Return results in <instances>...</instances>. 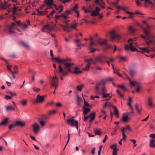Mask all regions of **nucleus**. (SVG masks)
I'll list each match as a JSON object with an SVG mask.
<instances>
[{"mask_svg":"<svg viewBox=\"0 0 155 155\" xmlns=\"http://www.w3.org/2000/svg\"><path fill=\"white\" fill-rule=\"evenodd\" d=\"M56 71H55L54 72V74H55V73ZM51 79L50 80V81L51 82V86L52 87H54L55 84H58V78L57 76L55 75L54 77H50Z\"/></svg>","mask_w":155,"mask_h":155,"instance_id":"nucleus-5","label":"nucleus"},{"mask_svg":"<svg viewBox=\"0 0 155 155\" xmlns=\"http://www.w3.org/2000/svg\"><path fill=\"white\" fill-rule=\"evenodd\" d=\"M59 0L62 3L64 4L67 2H69L70 0Z\"/></svg>","mask_w":155,"mask_h":155,"instance_id":"nucleus-62","label":"nucleus"},{"mask_svg":"<svg viewBox=\"0 0 155 155\" xmlns=\"http://www.w3.org/2000/svg\"><path fill=\"white\" fill-rule=\"evenodd\" d=\"M78 8V5L77 4H76L74 5V6L73 8L72 9H71L72 11H75L76 10V9H77Z\"/></svg>","mask_w":155,"mask_h":155,"instance_id":"nucleus-61","label":"nucleus"},{"mask_svg":"<svg viewBox=\"0 0 155 155\" xmlns=\"http://www.w3.org/2000/svg\"><path fill=\"white\" fill-rule=\"evenodd\" d=\"M117 87H118L121 88L124 91H125L127 90V88L124 85H118Z\"/></svg>","mask_w":155,"mask_h":155,"instance_id":"nucleus-35","label":"nucleus"},{"mask_svg":"<svg viewBox=\"0 0 155 155\" xmlns=\"http://www.w3.org/2000/svg\"><path fill=\"white\" fill-rule=\"evenodd\" d=\"M58 69L59 71L58 72V73L59 74H60L63 71V69L62 68L61 65L59 64L58 66Z\"/></svg>","mask_w":155,"mask_h":155,"instance_id":"nucleus-40","label":"nucleus"},{"mask_svg":"<svg viewBox=\"0 0 155 155\" xmlns=\"http://www.w3.org/2000/svg\"><path fill=\"white\" fill-rule=\"evenodd\" d=\"M152 99L150 97H148V104L150 107L153 106V104H152Z\"/></svg>","mask_w":155,"mask_h":155,"instance_id":"nucleus-34","label":"nucleus"},{"mask_svg":"<svg viewBox=\"0 0 155 155\" xmlns=\"http://www.w3.org/2000/svg\"><path fill=\"white\" fill-rule=\"evenodd\" d=\"M38 120H43L47 121L48 117L45 115H42L37 118Z\"/></svg>","mask_w":155,"mask_h":155,"instance_id":"nucleus-16","label":"nucleus"},{"mask_svg":"<svg viewBox=\"0 0 155 155\" xmlns=\"http://www.w3.org/2000/svg\"><path fill=\"white\" fill-rule=\"evenodd\" d=\"M55 12L54 10L52 11L51 13H49V15H48L47 16V17L49 18H50V17L53 14H54Z\"/></svg>","mask_w":155,"mask_h":155,"instance_id":"nucleus-53","label":"nucleus"},{"mask_svg":"<svg viewBox=\"0 0 155 155\" xmlns=\"http://www.w3.org/2000/svg\"><path fill=\"white\" fill-rule=\"evenodd\" d=\"M123 130L124 131H131V129L129 125H127L124 127L122 128L121 130L123 131Z\"/></svg>","mask_w":155,"mask_h":155,"instance_id":"nucleus-23","label":"nucleus"},{"mask_svg":"<svg viewBox=\"0 0 155 155\" xmlns=\"http://www.w3.org/2000/svg\"><path fill=\"white\" fill-rule=\"evenodd\" d=\"M84 106H85V107H90V106L89 104L85 101V99H84Z\"/></svg>","mask_w":155,"mask_h":155,"instance_id":"nucleus-60","label":"nucleus"},{"mask_svg":"<svg viewBox=\"0 0 155 155\" xmlns=\"http://www.w3.org/2000/svg\"><path fill=\"white\" fill-rule=\"evenodd\" d=\"M118 150V149H114L113 150L112 155H117V151Z\"/></svg>","mask_w":155,"mask_h":155,"instance_id":"nucleus-52","label":"nucleus"},{"mask_svg":"<svg viewBox=\"0 0 155 155\" xmlns=\"http://www.w3.org/2000/svg\"><path fill=\"white\" fill-rule=\"evenodd\" d=\"M15 127V124H14L13 125L10 124L9 125V126L8 127V129H9L10 130Z\"/></svg>","mask_w":155,"mask_h":155,"instance_id":"nucleus-64","label":"nucleus"},{"mask_svg":"<svg viewBox=\"0 0 155 155\" xmlns=\"http://www.w3.org/2000/svg\"><path fill=\"white\" fill-rule=\"evenodd\" d=\"M21 44L23 46L25 49H29L30 48V46L28 44L25 42L22 41L20 42Z\"/></svg>","mask_w":155,"mask_h":155,"instance_id":"nucleus-17","label":"nucleus"},{"mask_svg":"<svg viewBox=\"0 0 155 155\" xmlns=\"http://www.w3.org/2000/svg\"><path fill=\"white\" fill-rule=\"evenodd\" d=\"M140 49L143 51H140V52L142 54H143L144 52H145L146 51H147V48H140Z\"/></svg>","mask_w":155,"mask_h":155,"instance_id":"nucleus-54","label":"nucleus"},{"mask_svg":"<svg viewBox=\"0 0 155 155\" xmlns=\"http://www.w3.org/2000/svg\"><path fill=\"white\" fill-rule=\"evenodd\" d=\"M117 146V145L116 144L114 143L112 145L110 146V148L111 149H113L114 150V149H117L116 148Z\"/></svg>","mask_w":155,"mask_h":155,"instance_id":"nucleus-47","label":"nucleus"},{"mask_svg":"<svg viewBox=\"0 0 155 155\" xmlns=\"http://www.w3.org/2000/svg\"><path fill=\"white\" fill-rule=\"evenodd\" d=\"M135 106L136 109L137 110V113L138 114H140V111L142 110V108H140V109L138 108V105L137 104L135 105Z\"/></svg>","mask_w":155,"mask_h":155,"instance_id":"nucleus-39","label":"nucleus"},{"mask_svg":"<svg viewBox=\"0 0 155 155\" xmlns=\"http://www.w3.org/2000/svg\"><path fill=\"white\" fill-rule=\"evenodd\" d=\"M8 118L6 117L0 123V126L5 125L8 123Z\"/></svg>","mask_w":155,"mask_h":155,"instance_id":"nucleus-21","label":"nucleus"},{"mask_svg":"<svg viewBox=\"0 0 155 155\" xmlns=\"http://www.w3.org/2000/svg\"><path fill=\"white\" fill-rule=\"evenodd\" d=\"M149 146L151 148H155V140H150Z\"/></svg>","mask_w":155,"mask_h":155,"instance_id":"nucleus-22","label":"nucleus"},{"mask_svg":"<svg viewBox=\"0 0 155 155\" xmlns=\"http://www.w3.org/2000/svg\"><path fill=\"white\" fill-rule=\"evenodd\" d=\"M54 104V103L53 101H51L50 102H49L47 103L46 104V106H51L53 104Z\"/></svg>","mask_w":155,"mask_h":155,"instance_id":"nucleus-63","label":"nucleus"},{"mask_svg":"<svg viewBox=\"0 0 155 155\" xmlns=\"http://www.w3.org/2000/svg\"><path fill=\"white\" fill-rule=\"evenodd\" d=\"M83 109L84 110H83V115L84 116H86L87 114L91 110L90 109L87 108L85 107V106H83Z\"/></svg>","mask_w":155,"mask_h":155,"instance_id":"nucleus-18","label":"nucleus"},{"mask_svg":"<svg viewBox=\"0 0 155 155\" xmlns=\"http://www.w3.org/2000/svg\"><path fill=\"white\" fill-rule=\"evenodd\" d=\"M33 128V131L35 134H36L39 131L40 129L39 125L36 123L34 124L31 125Z\"/></svg>","mask_w":155,"mask_h":155,"instance_id":"nucleus-9","label":"nucleus"},{"mask_svg":"<svg viewBox=\"0 0 155 155\" xmlns=\"http://www.w3.org/2000/svg\"><path fill=\"white\" fill-rule=\"evenodd\" d=\"M100 9L98 7H96V9L91 11V15L92 16H95L98 15H99V11Z\"/></svg>","mask_w":155,"mask_h":155,"instance_id":"nucleus-10","label":"nucleus"},{"mask_svg":"<svg viewBox=\"0 0 155 155\" xmlns=\"http://www.w3.org/2000/svg\"><path fill=\"white\" fill-rule=\"evenodd\" d=\"M123 116L122 118V120L124 122L127 121L129 119L128 116L127 114L125 115L124 114H123Z\"/></svg>","mask_w":155,"mask_h":155,"instance_id":"nucleus-25","label":"nucleus"},{"mask_svg":"<svg viewBox=\"0 0 155 155\" xmlns=\"http://www.w3.org/2000/svg\"><path fill=\"white\" fill-rule=\"evenodd\" d=\"M74 69L75 70L73 72L76 74H78L82 72V71L80 70V68L78 67H75Z\"/></svg>","mask_w":155,"mask_h":155,"instance_id":"nucleus-19","label":"nucleus"},{"mask_svg":"<svg viewBox=\"0 0 155 155\" xmlns=\"http://www.w3.org/2000/svg\"><path fill=\"white\" fill-rule=\"evenodd\" d=\"M94 132L95 134L99 135L101 134L100 130L99 129H96L94 130Z\"/></svg>","mask_w":155,"mask_h":155,"instance_id":"nucleus-30","label":"nucleus"},{"mask_svg":"<svg viewBox=\"0 0 155 155\" xmlns=\"http://www.w3.org/2000/svg\"><path fill=\"white\" fill-rule=\"evenodd\" d=\"M84 87V85L81 84L80 85L77 86V89L79 91H81L82 90V88Z\"/></svg>","mask_w":155,"mask_h":155,"instance_id":"nucleus-45","label":"nucleus"},{"mask_svg":"<svg viewBox=\"0 0 155 155\" xmlns=\"http://www.w3.org/2000/svg\"><path fill=\"white\" fill-rule=\"evenodd\" d=\"M89 48L91 49V51L89 52V53H93L97 50L96 48H92L91 47H89Z\"/></svg>","mask_w":155,"mask_h":155,"instance_id":"nucleus-46","label":"nucleus"},{"mask_svg":"<svg viewBox=\"0 0 155 155\" xmlns=\"http://www.w3.org/2000/svg\"><path fill=\"white\" fill-rule=\"evenodd\" d=\"M110 95V93H108L107 94L104 93L102 95V97L104 98H106Z\"/></svg>","mask_w":155,"mask_h":155,"instance_id":"nucleus-58","label":"nucleus"},{"mask_svg":"<svg viewBox=\"0 0 155 155\" xmlns=\"http://www.w3.org/2000/svg\"><path fill=\"white\" fill-rule=\"evenodd\" d=\"M136 73V70H131L130 71V74L131 77H133Z\"/></svg>","mask_w":155,"mask_h":155,"instance_id":"nucleus-28","label":"nucleus"},{"mask_svg":"<svg viewBox=\"0 0 155 155\" xmlns=\"http://www.w3.org/2000/svg\"><path fill=\"white\" fill-rule=\"evenodd\" d=\"M89 117H90V118L94 120L95 118V113L94 112L91 113L88 115Z\"/></svg>","mask_w":155,"mask_h":155,"instance_id":"nucleus-29","label":"nucleus"},{"mask_svg":"<svg viewBox=\"0 0 155 155\" xmlns=\"http://www.w3.org/2000/svg\"><path fill=\"white\" fill-rule=\"evenodd\" d=\"M76 121H78L72 119H68L67 120V122L68 124L71 127H74V126Z\"/></svg>","mask_w":155,"mask_h":155,"instance_id":"nucleus-11","label":"nucleus"},{"mask_svg":"<svg viewBox=\"0 0 155 155\" xmlns=\"http://www.w3.org/2000/svg\"><path fill=\"white\" fill-rule=\"evenodd\" d=\"M14 7L13 8H12V9L13 10V15H14L16 14V11L17 9V8L16 7V6L15 5H13Z\"/></svg>","mask_w":155,"mask_h":155,"instance_id":"nucleus-41","label":"nucleus"},{"mask_svg":"<svg viewBox=\"0 0 155 155\" xmlns=\"http://www.w3.org/2000/svg\"><path fill=\"white\" fill-rule=\"evenodd\" d=\"M95 59L96 61H99L100 63H102L104 61L101 58V55H99L97 57H96Z\"/></svg>","mask_w":155,"mask_h":155,"instance_id":"nucleus-26","label":"nucleus"},{"mask_svg":"<svg viewBox=\"0 0 155 155\" xmlns=\"http://www.w3.org/2000/svg\"><path fill=\"white\" fill-rule=\"evenodd\" d=\"M129 81L130 84L131 86H136L137 88L136 89V91L137 92H138L140 89V87L138 85V83L136 82H133L131 81L130 79H129Z\"/></svg>","mask_w":155,"mask_h":155,"instance_id":"nucleus-12","label":"nucleus"},{"mask_svg":"<svg viewBox=\"0 0 155 155\" xmlns=\"http://www.w3.org/2000/svg\"><path fill=\"white\" fill-rule=\"evenodd\" d=\"M16 25V23L14 22H12L10 25H6V28L4 30L5 31H6L7 29H8V32L10 34H12L14 33V31L13 29H14V27Z\"/></svg>","mask_w":155,"mask_h":155,"instance_id":"nucleus-2","label":"nucleus"},{"mask_svg":"<svg viewBox=\"0 0 155 155\" xmlns=\"http://www.w3.org/2000/svg\"><path fill=\"white\" fill-rule=\"evenodd\" d=\"M78 23L77 22L75 23L73 25H70L69 28L73 29H75L77 30L76 27L78 26Z\"/></svg>","mask_w":155,"mask_h":155,"instance_id":"nucleus-36","label":"nucleus"},{"mask_svg":"<svg viewBox=\"0 0 155 155\" xmlns=\"http://www.w3.org/2000/svg\"><path fill=\"white\" fill-rule=\"evenodd\" d=\"M129 32L131 34H133L135 31V29L131 26L129 27L128 29Z\"/></svg>","mask_w":155,"mask_h":155,"instance_id":"nucleus-27","label":"nucleus"},{"mask_svg":"<svg viewBox=\"0 0 155 155\" xmlns=\"http://www.w3.org/2000/svg\"><path fill=\"white\" fill-rule=\"evenodd\" d=\"M144 2H145V3H148L152 6L154 5L153 3L151 2L150 0H144Z\"/></svg>","mask_w":155,"mask_h":155,"instance_id":"nucleus-49","label":"nucleus"},{"mask_svg":"<svg viewBox=\"0 0 155 155\" xmlns=\"http://www.w3.org/2000/svg\"><path fill=\"white\" fill-rule=\"evenodd\" d=\"M145 36H144V35H141V37H142V38H144L145 40H146V39L149 40L150 39V37L151 35H150L149 37V38H147L146 36L145 35Z\"/></svg>","mask_w":155,"mask_h":155,"instance_id":"nucleus-56","label":"nucleus"},{"mask_svg":"<svg viewBox=\"0 0 155 155\" xmlns=\"http://www.w3.org/2000/svg\"><path fill=\"white\" fill-rule=\"evenodd\" d=\"M56 111L55 110H50L47 112V114L48 115H51L55 113Z\"/></svg>","mask_w":155,"mask_h":155,"instance_id":"nucleus-43","label":"nucleus"},{"mask_svg":"<svg viewBox=\"0 0 155 155\" xmlns=\"http://www.w3.org/2000/svg\"><path fill=\"white\" fill-rule=\"evenodd\" d=\"M53 28L51 27L49 25H47L44 26L41 31L43 32H47L48 33L52 31Z\"/></svg>","mask_w":155,"mask_h":155,"instance_id":"nucleus-8","label":"nucleus"},{"mask_svg":"<svg viewBox=\"0 0 155 155\" xmlns=\"http://www.w3.org/2000/svg\"><path fill=\"white\" fill-rule=\"evenodd\" d=\"M110 34H111L110 38L112 39H116L117 40H119L122 38L120 34H116L114 30L111 31L110 32Z\"/></svg>","mask_w":155,"mask_h":155,"instance_id":"nucleus-6","label":"nucleus"},{"mask_svg":"<svg viewBox=\"0 0 155 155\" xmlns=\"http://www.w3.org/2000/svg\"><path fill=\"white\" fill-rule=\"evenodd\" d=\"M8 94H11L12 96H16V94L15 93L13 92L12 91H9L8 92Z\"/></svg>","mask_w":155,"mask_h":155,"instance_id":"nucleus-57","label":"nucleus"},{"mask_svg":"<svg viewBox=\"0 0 155 155\" xmlns=\"http://www.w3.org/2000/svg\"><path fill=\"white\" fill-rule=\"evenodd\" d=\"M38 122H39L40 125H41V127H43L45 125V122H46L47 121H45L43 120H38Z\"/></svg>","mask_w":155,"mask_h":155,"instance_id":"nucleus-33","label":"nucleus"},{"mask_svg":"<svg viewBox=\"0 0 155 155\" xmlns=\"http://www.w3.org/2000/svg\"><path fill=\"white\" fill-rule=\"evenodd\" d=\"M39 13L38 15H43L44 14H47L48 13V11H41L40 12H39Z\"/></svg>","mask_w":155,"mask_h":155,"instance_id":"nucleus-37","label":"nucleus"},{"mask_svg":"<svg viewBox=\"0 0 155 155\" xmlns=\"http://www.w3.org/2000/svg\"><path fill=\"white\" fill-rule=\"evenodd\" d=\"M11 5L10 4H8L6 2H5V4L2 3L0 0V10L2 9H6L5 7L9 8Z\"/></svg>","mask_w":155,"mask_h":155,"instance_id":"nucleus-13","label":"nucleus"},{"mask_svg":"<svg viewBox=\"0 0 155 155\" xmlns=\"http://www.w3.org/2000/svg\"><path fill=\"white\" fill-rule=\"evenodd\" d=\"M15 125L16 126L23 127L25 126V124L24 122H22L20 121H16L15 122Z\"/></svg>","mask_w":155,"mask_h":155,"instance_id":"nucleus-14","label":"nucleus"},{"mask_svg":"<svg viewBox=\"0 0 155 155\" xmlns=\"http://www.w3.org/2000/svg\"><path fill=\"white\" fill-rule=\"evenodd\" d=\"M52 59L59 63L62 64L64 65V68L65 70H67L68 72L71 71V69L73 68L74 64L73 63L68 62V61H70L71 59L70 58H67L65 59H61L58 58L54 57L52 58Z\"/></svg>","mask_w":155,"mask_h":155,"instance_id":"nucleus-1","label":"nucleus"},{"mask_svg":"<svg viewBox=\"0 0 155 155\" xmlns=\"http://www.w3.org/2000/svg\"><path fill=\"white\" fill-rule=\"evenodd\" d=\"M103 84V87H102V89H101V91H102V95L106 93L105 87L104 85V84Z\"/></svg>","mask_w":155,"mask_h":155,"instance_id":"nucleus-42","label":"nucleus"},{"mask_svg":"<svg viewBox=\"0 0 155 155\" xmlns=\"http://www.w3.org/2000/svg\"><path fill=\"white\" fill-rule=\"evenodd\" d=\"M114 106H113L110 103H107L106 102L103 105V107L104 108H105L106 107H113Z\"/></svg>","mask_w":155,"mask_h":155,"instance_id":"nucleus-32","label":"nucleus"},{"mask_svg":"<svg viewBox=\"0 0 155 155\" xmlns=\"http://www.w3.org/2000/svg\"><path fill=\"white\" fill-rule=\"evenodd\" d=\"M14 71L13 72L14 74V73H15V74L17 73H18L17 70L18 69V67L17 66H14Z\"/></svg>","mask_w":155,"mask_h":155,"instance_id":"nucleus-59","label":"nucleus"},{"mask_svg":"<svg viewBox=\"0 0 155 155\" xmlns=\"http://www.w3.org/2000/svg\"><path fill=\"white\" fill-rule=\"evenodd\" d=\"M146 25L147 28H142L141 29L143 30L145 35L146 36L147 38H149L150 35H151V32L150 29V26L148 24H147Z\"/></svg>","mask_w":155,"mask_h":155,"instance_id":"nucleus-4","label":"nucleus"},{"mask_svg":"<svg viewBox=\"0 0 155 155\" xmlns=\"http://www.w3.org/2000/svg\"><path fill=\"white\" fill-rule=\"evenodd\" d=\"M90 66V63H89V64H87L86 67L85 68H83V70L85 71L88 70Z\"/></svg>","mask_w":155,"mask_h":155,"instance_id":"nucleus-48","label":"nucleus"},{"mask_svg":"<svg viewBox=\"0 0 155 155\" xmlns=\"http://www.w3.org/2000/svg\"><path fill=\"white\" fill-rule=\"evenodd\" d=\"M130 141L132 142L133 144H134V147H135L137 146V145L136 144V141L134 139H130Z\"/></svg>","mask_w":155,"mask_h":155,"instance_id":"nucleus-50","label":"nucleus"},{"mask_svg":"<svg viewBox=\"0 0 155 155\" xmlns=\"http://www.w3.org/2000/svg\"><path fill=\"white\" fill-rule=\"evenodd\" d=\"M44 100V96H40V94H38L37 96L36 99L33 101L32 102L33 104L42 103L43 102Z\"/></svg>","mask_w":155,"mask_h":155,"instance_id":"nucleus-3","label":"nucleus"},{"mask_svg":"<svg viewBox=\"0 0 155 155\" xmlns=\"http://www.w3.org/2000/svg\"><path fill=\"white\" fill-rule=\"evenodd\" d=\"M114 81V79L112 78H106V79L105 80H103L101 81V82L99 83H98V85H99L101 84V83H102L103 84L106 82L109 81V82H112Z\"/></svg>","mask_w":155,"mask_h":155,"instance_id":"nucleus-20","label":"nucleus"},{"mask_svg":"<svg viewBox=\"0 0 155 155\" xmlns=\"http://www.w3.org/2000/svg\"><path fill=\"white\" fill-rule=\"evenodd\" d=\"M6 110L8 111L9 110H15V108L12 106H8L6 107Z\"/></svg>","mask_w":155,"mask_h":155,"instance_id":"nucleus-31","label":"nucleus"},{"mask_svg":"<svg viewBox=\"0 0 155 155\" xmlns=\"http://www.w3.org/2000/svg\"><path fill=\"white\" fill-rule=\"evenodd\" d=\"M53 0H45L44 3L45 4L47 7L52 5L53 3Z\"/></svg>","mask_w":155,"mask_h":155,"instance_id":"nucleus-15","label":"nucleus"},{"mask_svg":"<svg viewBox=\"0 0 155 155\" xmlns=\"http://www.w3.org/2000/svg\"><path fill=\"white\" fill-rule=\"evenodd\" d=\"M106 39H99L95 40V41L97 43L100 45H106L107 46V48H109L110 46L107 43Z\"/></svg>","mask_w":155,"mask_h":155,"instance_id":"nucleus-7","label":"nucleus"},{"mask_svg":"<svg viewBox=\"0 0 155 155\" xmlns=\"http://www.w3.org/2000/svg\"><path fill=\"white\" fill-rule=\"evenodd\" d=\"M32 89L33 91L36 92H38L40 90V89L39 88L35 87H32Z\"/></svg>","mask_w":155,"mask_h":155,"instance_id":"nucleus-55","label":"nucleus"},{"mask_svg":"<svg viewBox=\"0 0 155 155\" xmlns=\"http://www.w3.org/2000/svg\"><path fill=\"white\" fill-rule=\"evenodd\" d=\"M114 109V114L116 115L117 117H119L118 113V110L117 108V107L115 106H114L113 107Z\"/></svg>","mask_w":155,"mask_h":155,"instance_id":"nucleus-24","label":"nucleus"},{"mask_svg":"<svg viewBox=\"0 0 155 155\" xmlns=\"http://www.w3.org/2000/svg\"><path fill=\"white\" fill-rule=\"evenodd\" d=\"M126 12L128 14H130V15L129 16V18H132L133 16L132 15H133V14H134V13H133V12H129V11H126Z\"/></svg>","mask_w":155,"mask_h":155,"instance_id":"nucleus-51","label":"nucleus"},{"mask_svg":"<svg viewBox=\"0 0 155 155\" xmlns=\"http://www.w3.org/2000/svg\"><path fill=\"white\" fill-rule=\"evenodd\" d=\"M130 50L133 52H134L135 51H137V52H138V50L136 49L134 47H130Z\"/></svg>","mask_w":155,"mask_h":155,"instance_id":"nucleus-44","label":"nucleus"},{"mask_svg":"<svg viewBox=\"0 0 155 155\" xmlns=\"http://www.w3.org/2000/svg\"><path fill=\"white\" fill-rule=\"evenodd\" d=\"M27 103V101L26 100H25L24 99H23L21 101L20 103L22 104V105L23 106H25Z\"/></svg>","mask_w":155,"mask_h":155,"instance_id":"nucleus-38","label":"nucleus"}]
</instances>
